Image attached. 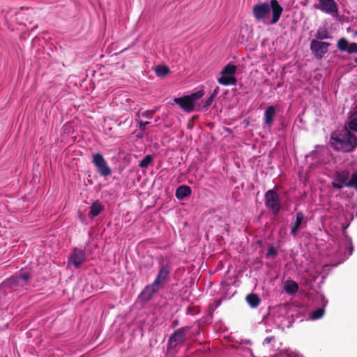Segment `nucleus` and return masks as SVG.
<instances>
[{
    "mask_svg": "<svg viewBox=\"0 0 357 357\" xmlns=\"http://www.w3.org/2000/svg\"><path fill=\"white\" fill-rule=\"evenodd\" d=\"M220 305H221L220 300L215 301H214V303H213L210 305V308L211 310H215V309L218 308L219 306H220Z\"/></svg>",
    "mask_w": 357,
    "mask_h": 357,
    "instance_id": "obj_31",
    "label": "nucleus"
},
{
    "mask_svg": "<svg viewBox=\"0 0 357 357\" xmlns=\"http://www.w3.org/2000/svg\"><path fill=\"white\" fill-rule=\"evenodd\" d=\"M320 9L326 13L337 11V7L334 0H319Z\"/></svg>",
    "mask_w": 357,
    "mask_h": 357,
    "instance_id": "obj_11",
    "label": "nucleus"
},
{
    "mask_svg": "<svg viewBox=\"0 0 357 357\" xmlns=\"http://www.w3.org/2000/svg\"><path fill=\"white\" fill-rule=\"evenodd\" d=\"M349 176H350V173L347 170L342 171L341 172H338L336 175L337 181H340L342 183H344L345 186L347 187V183L349 181Z\"/></svg>",
    "mask_w": 357,
    "mask_h": 357,
    "instance_id": "obj_20",
    "label": "nucleus"
},
{
    "mask_svg": "<svg viewBox=\"0 0 357 357\" xmlns=\"http://www.w3.org/2000/svg\"><path fill=\"white\" fill-rule=\"evenodd\" d=\"M103 210V206L98 202H94L90 207V214L92 217H96Z\"/></svg>",
    "mask_w": 357,
    "mask_h": 357,
    "instance_id": "obj_18",
    "label": "nucleus"
},
{
    "mask_svg": "<svg viewBox=\"0 0 357 357\" xmlns=\"http://www.w3.org/2000/svg\"><path fill=\"white\" fill-rule=\"evenodd\" d=\"M169 273L170 267L169 265L165 264L161 266L154 281L144 287L139 294V298L143 301L151 299L155 293L165 287Z\"/></svg>",
    "mask_w": 357,
    "mask_h": 357,
    "instance_id": "obj_1",
    "label": "nucleus"
},
{
    "mask_svg": "<svg viewBox=\"0 0 357 357\" xmlns=\"http://www.w3.org/2000/svg\"><path fill=\"white\" fill-rule=\"evenodd\" d=\"M265 205L270 208L274 215H277L281 208V203L278 192L273 190H268L265 193Z\"/></svg>",
    "mask_w": 357,
    "mask_h": 357,
    "instance_id": "obj_6",
    "label": "nucleus"
},
{
    "mask_svg": "<svg viewBox=\"0 0 357 357\" xmlns=\"http://www.w3.org/2000/svg\"><path fill=\"white\" fill-rule=\"evenodd\" d=\"M190 326H184L176 329L169 336L167 344V357H175L181 346L186 340Z\"/></svg>",
    "mask_w": 357,
    "mask_h": 357,
    "instance_id": "obj_4",
    "label": "nucleus"
},
{
    "mask_svg": "<svg viewBox=\"0 0 357 357\" xmlns=\"http://www.w3.org/2000/svg\"><path fill=\"white\" fill-rule=\"evenodd\" d=\"M284 289L288 294H295L298 290V285L294 280H288L285 282Z\"/></svg>",
    "mask_w": 357,
    "mask_h": 357,
    "instance_id": "obj_14",
    "label": "nucleus"
},
{
    "mask_svg": "<svg viewBox=\"0 0 357 357\" xmlns=\"http://www.w3.org/2000/svg\"><path fill=\"white\" fill-rule=\"evenodd\" d=\"M315 37L317 40L331 38V36L328 30L324 27H319L317 31Z\"/></svg>",
    "mask_w": 357,
    "mask_h": 357,
    "instance_id": "obj_19",
    "label": "nucleus"
},
{
    "mask_svg": "<svg viewBox=\"0 0 357 357\" xmlns=\"http://www.w3.org/2000/svg\"><path fill=\"white\" fill-rule=\"evenodd\" d=\"M324 308H318L312 312L310 317L313 320L319 319L324 316Z\"/></svg>",
    "mask_w": 357,
    "mask_h": 357,
    "instance_id": "obj_24",
    "label": "nucleus"
},
{
    "mask_svg": "<svg viewBox=\"0 0 357 357\" xmlns=\"http://www.w3.org/2000/svg\"><path fill=\"white\" fill-rule=\"evenodd\" d=\"M245 300L248 305L252 308L257 307L261 302L259 297L255 294H250L247 295Z\"/></svg>",
    "mask_w": 357,
    "mask_h": 357,
    "instance_id": "obj_16",
    "label": "nucleus"
},
{
    "mask_svg": "<svg viewBox=\"0 0 357 357\" xmlns=\"http://www.w3.org/2000/svg\"><path fill=\"white\" fill-rule=\"evenodd\" d=\"M93 163L97 168L100 175L106 177L112 174L110 167L100 153H97L93 155Z\"/></svg>",
    "mask_w": 357,
    "mask_h": 357,
    "instance_id": "obj_7",
    "label": "nucleus"
},
{
    "mask_svg": "<svg viewBox=\"0 0 357 357\" xmlns=\"http://www.w3.org/2000/svg\"><path fill=\"white\" fill-rule=\"evenodd\" d=\"M345 237H346V239H347V241L348 243V247H347L348 255L350 256L353 253L354 246L352 245L351 238L350 237L347 236V235L345 236Z\"/></svg>",
    "mask_w": 357,
    "mask_h": 357,
    "instance_id": "obj_27",
    "label": "nucleus"
},
{
    "mask_svg": "<svg viewBox=\"0 0 357 357\" xmlns=\"http://www.w3.org/2000/svg\"><path fill=\"white\" fill-rule=\"evenodd\" d=\"M347 51L349 54L357 53V43H352L348 46Z\"/></svg>",
    "mask_w": 357,
    "mask_h": 357,
    "instance_id": "obj_28",
    "label": "nucleus"
},
{
    "mask_svg": "<svg viewBox=\"0 0 357 357\" xmlns=\"http://www.w3.org/2000/svg\"><path fill=\"white\" fill-rule=\"evenodd\" d=\"M347 187L354 188L357 190V171L351 174V178L347 183Z\"/></svg>",
    "mask_w": 357,
    "mask_h": 357,
    "instance_id": "obj_21",
    "label": "nucleus"
},
{
    "mask_svg": "<svg viewBox=\"0 0 357 357\" xmlns=\"http://www.w3.org/2000/svg\"><path fill=\"white\" fill-rule=\"evenodd\" d=\"M274 336H268V337H266L264 340V344H269L271 343L273 340H274Z\"/></svg>",
    "mask_w": 357,
    "mask_h": 357,
    "instance_id": "obj_32",
    "label": "nucleus"
},
{
    "mask_svg": "<svg viewBox=\"0 0 357 357\" xmlns=\"http://www.w3.org/2000/svg\"><path fill=\"white\" fill-rule=\"evenodd\" d=\"M217 93H218V88L215 89L213 91V93L209 96V98L205 100V102L204 103V108H207L208 107H209L211 105V103L213 100V98L217 95Z\"/></svg>",
    "mask_w": 357,
    "mask_h": 357,
    "instance_id": "obj_26",
    "label": "nucleus"
},
{
    "mask_svg": "<svg viewBox=\"0 0 357 357\" xmlns=\"http://www.w3.org/2000/svg\"><path fill=\"white\" fill-rule=\"evenodd\" d=\"M220 76L218 77V81L220 84H223V70L220 73Z\"/></svg>",
    "mask_w": 357,
    "mask_h": 357,
    "instance_id": "obj_35",
    "label": "nucleus"
},
{
    "mask_svg": "<svg viewBox=\"0 0 357 357\" xmlns=\"http://www.w3.org/2000/svg\"><path fill=\"white\" fill-rule=\"evenodd\" d=\"M355 61L357 63V58L355 59Z\"/></svg>",
    "mask_w": 357,
    "mask_h": 357,
    "instance_id": "obj_37",
    "label": "nucleus"
},
{
    "mask_svg": "<svg viewBox=\"0 0 357 357\" xmlns=\"http://www.w3.org/2000/svg\"><path fill=\"white\" fill-rule=\"evenodd\" d=\"M152 160V156L151 155H147L139 162V166L141 168H146L150 165Z\"/></svg>",
    "mask_w": 357,
    "mask_h": 357,
    "instance_id": "obj_25",
    "label": "nucleus"
},
{
    "mask_svg": "<svg viewBox=\"0 0 357 357\" xmlns=\"http://www.w3.org/2000/svg\"><path fill=\"white\" fill-rule=\"evenodd\" d=\"M148 124H149V121H145V122H143V121H140L139 122V128L140 129H142L144 130L145 126H147Z\"/></svg>",
    "mask_w": 357,
    "mask_h": 357,
    "instance_id": "obj_34",
    "label": "nucleus"
},
{
    "mask_svg": "<svg viewBox=\"0 0 357 357\" xmlns=\"http://www.w3.org/2000/svg\"><path fill=\"white\" fill-rule=\"evenodd\" d=\"M29 278V275L28 273H20V275H19L18 281L20 282V281L22 280L23 282H26L28 281Z\"/></svg>",
    "mask_w": 357,
    "mask_h": 357,
    "instance_id": "obj_29",
    "label": "nucleus"
},
{
    "mask_svg": "<svg viewBox=\"0 0 357 357\" xmlns=\"http://www.w3.org/2000/svg\"><path fill=\"white\" fill-rule=\"evenodd\" d=\"M236 72V66L229 63L225 66L224 70V84L225 86L236 85L237 80L234 75Z\"/></svg>",
    "mask_w": 357,
    "mask_h": 357,
    "instance_id": "obj_10",
    "label": "nucleus"
},
{
    "mask_svg": "<svg viewBox=\"0 0 357 357\" xmlns=\"http://www.w3.org/2000/svg\"><path fill=\"white\" fill-rule=\"evenodd\" d=\"M204 95V89H200L190 95L181 98H176L174 99V102L178 105L183 111L189 113L194 110L196 102Z\"/></svg>",
    "mask_w": 357,
    "mask_h": 357,
    "instance_id": "obj_5",
    "label": "nucleus"
},
{
    "mask_svg": "<svg viewBox=\"0 0 357 357\" xmlns=\"http://www.w3.org/2000/svg\"><path fill=\"white\" fill-rule=\"evenodd\" d=\"M304 219L305 216L302 212L300 211L296 213V221L294 222V225L291 229V234L293 236H296L297 234L298 230L299 229Z\"/></svg>",
    "mask_w": 357,
    "mask_h": 357,
    "instance_id": "obj_13",
    "label": "nucleus"
},
{
    "mask_svg": "<svg viewBox=\"0 0 357 357\" xmlns=\"http://www.w3.org/2000/svg\"><path fill=\"white\" fill-rule=\"evenodd\" d=\"M85 259L86 253L84 250L75 248L68 258V266H73L75 268H79Z\"/></svg>",
    "mask_w": 357,
    "mask_h": 357,
    "instance_id": "obj_9",
    "label": "nucleus"
},
{
    "mask_svg": "<svg viewBox=\"0 0 357 357\" xmlns=\"http://www.w3.org/2000/svg\"><path fill=\"white\" fill-rule=\"evenodd\" d=\"M169 69L167 66H158L155 68V73L158 77H164L168 74Z\"/></svg>",
    "mask_w": 357,
    "mask_h": 357,
    "instance_id": "obj_22",
    "label": "nucleus"
},
{
    "mask_svg": "<svg viewBox=\"0 0 357 357\" xmlns=\"http://www.w3.org/2000/svg\"><path fill=\"white\" fill-rule=\"evenodd\" d=\"M341 135L331 136V144L334 148L343 152H351L357 147V137L353 135L347 128Z\"/></svg>",
    "mask_w": 357,
    "mask_h": 357,
    "instance_id": "obj_3",
    "label": "nucleus"
},
{
    "mask_svg": "<svg viewBox=\"0 0 357 357\" xmlns=\"http://www.w3.org/2000/svg\"><path fill=\"white\" fill-rule=\"evenodd\" d=\"M348 127L357 132V110L351 112L349 116Z\"/></svg>",
    "mask_w": 357,
    "mask_h": 357,
    "instance_id": "obj_17",
    "label": "nucleus"
},
{
    "mask_svg": "<svg viewBox=\"0 0 357 357\" xmlns=\"http://www.w3.org/2000/svg\"><path fill=\"white\" fill-rule=\"evenodd\" d=\"M270 8H271L273 17L271 21L272 24H276L283 11L282 7L279 4L277 0H271L270 6L266 3L256 4L252 8V14L257 21L266 19L270 13Z\"/></svg>",
    "mask_w": 357,
    "mask_h": 357,
    "instance_id": "obj_2",
    "label": "nucleus"
},
{
    "mask_svg": "<svg viewBox=\"0 0 357 357\" xmlns=\"http://www.w3.org/2000/svg\"><path fill=\"white\" fill-rule=\"evenodd\" d=\"M333 188H337V189H341L344 186H345V183H342L341 181H337L335 182H333Z\"/></svg>",
    "mask_w": 357,
    "mask_h": 357,
    "instance_id": "obj_30",
    "label": "nucleus"
},
{
    "mask_svg": "<svg viewBox=\"0 0 357 357\" xmlns=\"http://www.w3.org/2000/svg\"><path fill=\"white\" fill-rule=\"evenodd\" d=\"M192 193L190 187L183 185L178 187L176 190L175 196L179 200H183L185 197H189Z\"/></svg>",
    "mask_w": 357,
    "mask_h": 357,
    "instance_id": "obj_12",
    "label": "nucleus"
},
{
    "mask_svg": "<svg viewBox=\"0 0 357 357\" xmlns=\"http://www.w3.org/2000/svg\"><path fill=\"white\" fill-rule=\"evenodd\" d=\"M337 46L340 51H347L349 43L344 38H342L337 41Z\"/></svg>",
    "mask_w": 357,
    "mask_h": 357,
    "instance_id": "obj_23",
    "label": "nucleus"
},
{
    "mask_svg": "<svg viewBox=\"0 0 357 357\" xmlns=\"http://www.w3.org/2000/svg\"><path fill=\"white\" fill-rule=\"evenodd\" d=\"M277 252L273 247H271L268 249L267 255H276Z\"/></svg>",
    "mask_w": 357,
    "mask_h": 357,
    "instance_id": "obj_33",
    "label": "nucleus"
},
{
    "mask_svg": "<svg viewBox=\"0 0 357 357\" xmlns=\"http://www.w3.org/2000/svg\"><path fill=\"white\" fill-rule=\"evenodd\" d=\"M354 35L357 36V30L355 31Z\"/></svg>",
    "mask_w": 357,
    "mask_h": 357,
    "instance_id": "obj_36",
    "label": "nucleus"
},
{
    "mask_svg": "<svg viewBox=\"0 0 357 357\" xmlns=\"http://www.w3.org/2000/svg\"><path fill=\"white\" fill-rule=\"evenodd\" d=\"M331 43L327 42H322L313 39L310 43V50L316 58L322 59L327 53L328 47Z\"/></svg>",
    "mask_w": 357,
    "mask_h": 357,
    "instance_id": "obj_8",
    "label": "nucleus"
},
{
    "mask_svg": "<svg viewBox=\"0 0 357 357\" xmlns=\"http://www.w3.org/2000/svg\"><path fill=\"white\" fill-rule=\"evenodd\" d=\"M275 115V108L273 106H269L266 108L264 114L265 123L266 125H271L273 121V118Z\"/></svg>",
    "mask_w": 357,
    "mask_h": 357,
    "instance_id": "obj_15",
    "label": "nucleus"
}]
</instances>
